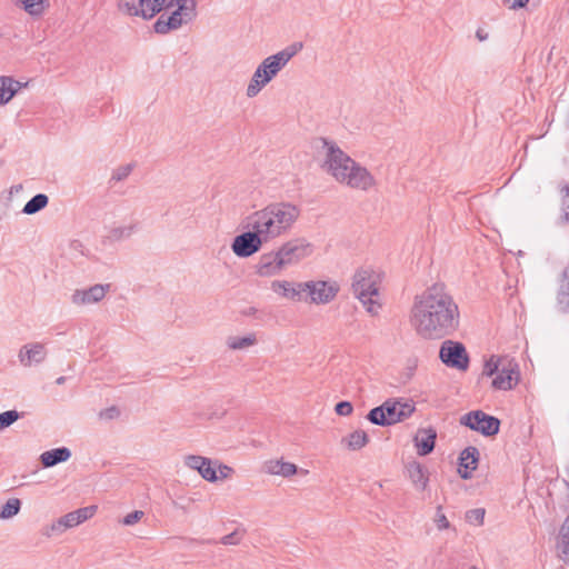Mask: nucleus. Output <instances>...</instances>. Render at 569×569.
Masks as SVG:
<instances>
[{
	"label": "nucleus",
	"mask_w": 569,
	"mask_h": 569,
	"mask_svg": "<svg viewBox=\"0 0 569 569\" xmlns=\"http://www.w3.org/2000/svg\"><path fill=\"white\" fill-rule=\"evenodd\" d=\"M21 509V501L18 498H10L1 507L0 519L6 520L14 517Z\"/></svg>",
	"instance_id": "obj_28"
},
{
	"label": "nucleus",
	"mask_w": 569,
	"mask_h": 569,
	"mask_svg": "<svg viewBox=\"0 0 569 569\" xmlns=\"http://www.w3.org/2000/svg\"><path fill=\"white\" fill-rule=\"evenodd\" d=\"M301 49L302 43L295 42L276 54L263 59L253 72V76L247 87V97H256Z\"/></svg>",
	"instance_id": "obj_5"
},
{
	"label": "nucleus",
	"mask_w": 569,
	"mask_h": 569,
	"mask_svg": "<svg viewBox=\"0 0 569 569\" xmlns=\"http://www.w3.org/2000/svg\"><path fill=\"white\" fill-rule=\"evenodd\" d=\"M221 543L222 545H226V546H229V545H238L239 543V537H238V533L234 531V532H231L229 535H226L221 538Z\"/></svg>",
	"instance_id": "obj_44"
},
{
	"label": "nucleus",
	"mask_w": 569,
	"mask_h": 569,
	"mask_svg": "<svg viewBox=\"0 0 569 569\" xmlns=\"http://www.w3.org/2000/svg\"><path fill=\"white\" fill-rule=\"evenodd\" d=\"M477 38H478L480 41H483V40H486V39H487V34H485V36H483V34H481V32H480V31H477Z\"/></svg>",
	"instance_id": "obj_49"
},
{
	"label": "nucleus",
	"mask_w": 569,
	"mask_h": 569,
	"mask_svg": "<svg viewBox=\"0 0 569 569\" xmlns=\"http://www.w3.org/2000/svg\"><path fill=\"white\" fill-rule=\"evenodd\" d=\"M50 530L57 532H63L66 530L63 523H61V518L51 525Z\"/></svg>",
	"instance_id": "obj_46"
},
{
	"label": "nucleus",
	"mask_w": 569,
	"mask_h": 569,
	"mask_svg": "<svg viewBox=\"0 0 569 569\" xmlns=\"http://www.w3.org/2000/svg\"><path fill=\"white\" fill-rule=\"evenodd\" d=\"M416 410L415 402L405 399H388L381 406L369 411L367 419L377 426L387 427L401 422Z\"/></svg>",
	"instance_id": "obj_7"
},
{
	"label": "nucleus",
	"mask_w": 569,
	"mask_h": 569,
	"mask_svg": "<svg viewBox=\"0 0 569 569\" xmlns=\"http://www.w3.org/2000/svg\"><path fill=\"white\" fill-rule=\"evenodd\" d=\"M21 413L17 410H8L0 413V431L13 425L19 420Z\"/></svg>",
	"instance_id": "obj_33"
},
{
	"label": "nucleus",
	"mask_w": 569,
	"mask_h": 569,
	"mask_svg": "<svg viewBox=\"0 0 569 569\" xmlns=\"http://www.w3.org/2000/svg\"><path fill=\"white\" fill-rule=\"evenodd\" d=\"M266 471L270 475L290 477L297 472V466L283 460H269L264 465Z\"/></svg>",
	"instance_id": "obj_24"
},
{
	"label": "nucleus",
	"mask_w": 569,
	"mask_h": 569,
	"mask_svg": "<svg viewBox=\"0 0 569 569\" xmlns=\"http://www.w3.org/2000/svg\"><path fill=\"white\" fill-rule=\"evenodd\" d=\"M119 409L117 407H110L100 412L102 419H114L119 416Z\"/></svg>",
	"instance_id": "obj_43"
},
{
	"label": "nucleus",
	"mask_w": 569,
	"mask_h": 569,
	"mask_svg": "<svg viewBox=\"0 0 569 569\" xmlns=\"http://www.w3.org/2000/svg\"><path fill=\"white\" fill-rule=\"evenodd\" d=\"M313 253V244L303 237L283 241L270 251L260 254L254 272L261 278H272L300 264Z\"/></svg>",
	"instance_id": "obj_4"
},
{
	"label": "nucleus",
	"mask_w": 569,
	"mask_h": 569,
	"mask_svg": "<svg viewBox=\"0 0 569 569\" xmlns=\"http://www.w3.org/2000/svg\"><path fill=\"white\" fill-rule=\"evenodd\" d=\"M435 522L439 530H446L450 528V522L447 519L446 515L442 512V507L438 506L436 516H435Z\"/></svg>",
	"instance_id": "obj_39"
},
{
	"label": "nucleus",
	"mask_w": 569,
	"mask_h": 569,
	"mask_svg": "<svg viewBox=\"0 0 569 569\" xmlns=\"http://www.w3.org/2000/svg\"><path fill=\"white\" fill-rule=\"evenodd\" d=\"M183 463L186 467L191 470L198 471V473L209 482H216L219 477L217 475V469L211 459L198 455H188L183 458Z\"/></svg>",
	"instance_id": "obj_15"
},
{
	"label": "nucleus",
	"mask_w": 569,
	"mask_h": 569,
	"mask_svg": "<svg viewBox=\"0 0 569 569\" xmlns=\"http://www.w3.org/2000/svg\"><path fill=\"white\" fill-rule=\"evenodd\" d=\"M368 441V435L363 430H356L342 439V442L346 443L350 450H359L363 448Z\"/></svg>",
	"instance_id": "obj_27"
},
{
	"label": "nucleus",
	"mask_w": 569,
	"mask_h": 569,
	"mask_svg": "<svg viewBox=\"0 0 569 569\" xmlns=\"http://www.w3.org/2000/svg\"><path fill=\"white\" fill-rule=\"evenodd\" d=\"M300 216L301 208L296 203L278 201L253 211L247 220L268 244L290 234Z\"/></svg>",
	"instance_id": "obj_3"
},
{
	"label": "nucleus",
	"mask_w": 569,
	"mask_h": 569,
	"mask_svg": "<svg viewBox=\"0 0 569 569\" xmlns=\"http://www.w3.org/2000/svg\"><path fill=\"white\" fill-rule=\"evenodd\" d=\"M469 569H478L477 567H470Z\"/></svg>",
	"instance_id": "obj_51"
},
{
	"label": "nucleus",
	"mask_w": 569,
	"mask_h": 569,
	"mask_svg": "<svg viewBox=\"0 0 569 569\" xmlns=\"http://www.w3.org/2000/svg\"><path fill=\"white\" fill-rule=\"evenodd\" d=\"M437 432L432 428L421 429L415 437V443L419 456H427L435 449Z\"/></svg>",
	"instance_id": "obj_21"
},
{
	"label": "nucleus",
	"mask_w": 569,
	"mask_h": 569,
	"mask_svg": "<svg viewBox=\"0 0 569 569\" xmlns=\"http://www.w3.org/2000/svg\"><path fill=\"white\" fill-rule=\"evenodd\" d=\"M60 518H61V523H63V526H64V529H69V528L79 526V522L76 518V513H73V511L69 512Z\"/></svg>",
	"instance_id": "obj_42"
},
{
	"label": "nucleus",
	"mask_w": 569,
	"mask_h": 569,
	"mask_svg": "<svg viewBox=\"0 0 569 569\" xmlns=\"http://www.w3.org/2000/svg\"><path fill=\"white\" fill-rule=\"evenodd\" d=\"M70 247L73 249V250H78V251H81L82 252V243L79 241V240H73L70 244Z\"/></svg>",
	"instance_id": "obj_47"
},
{
	"label": "nucleus",
	"mask_w": 569,
	"mask_h": 569,
	"mask_svg": "<svg viewBox=\"0 0 569 569\" xmlns=\"http://www.w3.org/2000/svg\"><path fill=\"white\" fill-rule=\"evenodd\" d=\"M460 425L470 428L486 437L495 436L499 432L500 420L489 416L481 410L470 411L460 418Z\"/></svg>",
	"instance_id": "obj_10"
},
{
	"label": "nucleus",
	"mask_w": 569,
	"mask_h": 569,
	"mask_svg": "<svg viewBox=\"0 0 569 569\" xmlns=\"http://www.w3.org/2000/svg\"><path fill=\"white\" fill-rule=\"evenodd\" d=\"M44 2L46 0H22L21 4L30 16L39 17L44 11Z\"/></svg>",
	"instance_id": "obj_31"
},
{
	"label": "nucleus",
	"mask_w": 569,
	"mask_h": 569,
	"mask_svg": "<svg viewBox=\"0 0 569 569\" xmlns=\"http://www.w3.org/2000/svg\"><path fill=\"white\" fill-rule=\"evenodd\" d=\"M337 415L347 417L352 413V405L349 401H340L335 408Z\"/></svg>",
	"instance_id": "obj_41"
},
{
	"label": "nucleus",
	"mask_w": 569,
	"mask_h": 569,
	"mask_svg": "<svg viewBox=\"0 0 569 569\" xmlns=\"http://www.w3.org/2000/svg\"><path fill=\"white\" fill-rule=\"evenodd\" d=\"M557 307L563 313L569 312V280L567 286H562L558 291Z\"/></svg>",
	"instance_id": "obj_32"
},
{
	"label": "nucleus",
	"mask_w": 569,
	"mask_h": 569,
	"mask_svg": "<svg viewBox=\"0 0 569 569\" xmlns=\"http://www.w3.org/2000/svg\"><path fill=\"white\" fill-rule=\"evenodd\" d=\"M519 371L518 365L512 361H508L501 369L496 373L492 380V387L497 390H511L518 382Z\"/></svg>",
	"instance_id": "obj_16"
},
{
	"label": "nucleus",
	"mask_w": 569,
	"mask_h": 569,
	"mask_svg": "<svg viewBox=\"0 0 569 569\" xmlns=\"http://www.w3.org/2000/svg\"><path fill=\"white\" fill-rule=\"evenodd\" d=\"M247 231L236 236L231 243L233 253L239 258L251 257L267 244L261 233H258L257 230L250 226L249 220H247Z\"/></svg>",
	"instance_id": "obj_9"
},
{
	"label": "nucleus",
	"mask_w": 569,
	"mask_h": 569,
	"mask_svg": "<svg viewBox=\"0 0 569 569\" xmlns=\"http://www.w3.org/2000/svg\"><path fill=\"white\" fill-rule=\"evenodd\" d=\"M110 288V283H97L89 288L76 289L70 300L78 307L94 305L104 299Z\"/></svg>",
	"instance_id": "obj_14"
},
{
	"label": "nucleus",
	"mask_w": 569,
	"mask_h": 569,
	"mask_svg": "<svg viewBox=\"0 0 569 569\" xmlns=\"http://www.w3.org/2000/svg\"><path fill=\"white\" fill-rule=\"evenodd\" d=\"M256 343L254 335H249L246 337H229L227 340V345L232 350H240L248 348Z\"/></svg>",
	"instance_id": "obj_29"
},
{
	"label": "nucleus",
	"mask_w": 569,
	"mask_h": 569,
	"mask_svg": "<svg viewBox=\"0 0 569 569\" xmlns=\"http://www.w3.org/2000/svg\"><path fill=\"white\" fill-rule=\"evenodd\" d=\"M28 83L14 80L12 77H0V106L7 104Z\"/></svg>",
	"instance_id": "obj_20"
},
{
	"label": "nucleus",
	"mask_w": 569,
	"mask_h": 569,
	"mask_svg": "<svg viewBox=\"0 0 569 569\" xmlns=\"http://www.w3.org/2000/svg\"><path fill=\"white\" fill-rule=\"evenodd\" d=\"M47 356L44 345L40 342L24 345L19 353L18 358L23 367H30L32 363H41Z\"/></svg>",
	"instance_id": "obj_18"
},
{
	"label": "nucleus",
	"mask_w": 569,
	"mask_h": 569,
	"mask_svg": "<svg viewBox=\"0 0 569 569\" xmlns=\"http://www.w3.org/2000/svg\"><path fill=\"white\" fill-rule=\"evenodd\" d=\"M561 212L565 222L569 223V186L561 188Z\"/></svg>",
	"instance_id": "obj_36"
},
{
	"label": "nucleus",
	"mask_w": 569,
	"mask_h": 569,
	"mask_svg": "<svg viewBox=\"0 0 569 569\" xmlns=\"http://www.w3.org/2000/svg\"><path fill=\"white\" fill-rule=\"evenodd\" d=\"M218 470L220 473V478H222V479L228 478L231 475V472L233 471L231 467L223 465V463L218 465Z\"/></svg>",
	"instance_id": "obj_45"
},
{
	"label": "nucleus",
	"mask_w": 569,
	"mask_h": 569,
	"mask_svg": "<svg viewBox=\"0 0 569 569\" xmlns=\"http://www.w3.org/2000/svg\"><path fill=\"white\" fill-rule=\"evenodd\" d=\"M49 198L44 193H38L33 196L23 207L22 212L24 214H34L47 207Z\"/></svg>",
	"instance_id": "obj_26"
},
{
	"label": "nucleus",
	"mask_w": 569,
	"mask_h": 569,
	"mask_svg": "<svg viewBox=\"0 0 569 569\" xmlns=\"http://www.w3.org/2000/svg\"><path fill=\"white\" fill-rule=\"evenodd\" d=\"M167 0H120L119 9L131 17L152 19L166 6Z\"/></svg>",
	"instance_id": "obj_12"
},
{
	"label": "nucleus",
	"mask_w": 569,
	"mask_h": 569,
	"mask_svg": "<svg viewBox=\"0 0 569 569\" xmlns=\"http://www.w3.org/2000/svg\"><path fill=\"white\" fill-rule=\"evenodd\" d=\"M325 158L322 169L338 183L353 190L369 191L377 186L373 174L353 160L335 142L322 139Z\"/></svg>",
	"instance_id": "obj_2"
},
{
	"label": "nucleus",
	"mask_w": 569,
	"mask_h": 569,
	"mask_svg": "<svg viewBox=\"0 0 569 569\" xmlns=\"http://www.w3.org/2000/svg\"><path fill=\"white\" fill-rule=\"evenodd\" d=\"M138 227L137 222L112 226L108 231L107 238L112 242L127 240L138 231Z\"/></svg>",
	"instance_id": "obj_23"
},
{
	"label": "nucleus",
	"mask_w": 569,
	"mask_h": 569,
	"mask_svg": "<svg viewBox=\"0 0 569 569\" xmlns=\"http://www.w3.org/2000/svg\"><path fill=\"white\" fill-rule=\"evenodd\" d=\"M302 282H291L288 280H273L270 283V289L273 293L281 298L300 301L302 299L303 288L300 287Z\"/></svg>",
	"instance_id": "obj_17"
},
{
	"label": "nucleus",
	"mask_w": 569,
	"mask_h": 569,
	"mask_svg": "<svg viewBox=\"0 0 569 569\" xmlns=\"http://www.w3.org/2000/svg\"><path fill=\"white\" fill-rule=\"evenodd\" d=\"M439 358L449 368L466 371L469 367V356L459 341L445 340L439 350Z\"/></svg>",
	"instance_id": "obj_11"
},
{
	"label": "nucleus",
	"mask_w": 569,
	"mask_h": 569,
	"mask_svg": "<svg viewBox=\"0 0 569 569\" xmlns=\"http://www.w3.org/2000/svg\"><path fill=\"white\" fill-rule=\"evenodd\" d=\"M503 365L505 363L501 358L491 357L489 360L486 361L482 373L485 376L491 377L496 375Z\"/></svg>",
	"instance_id": "obj_34"
},
{
	"label": "nucleus",
	"mask_w": 569,
	"mask_h": 569,
	"mask_svg": "<svg viewBox=\"0 0 569 569\" xmlns=\"http://www.w3.org/2000/svg\"><path fill=\"white\" fill-rule=\"evenodd\" d=\"M167 8H176L169 16L162 13L153 24V30L159 34H167L178 30L183 24L191 22L197 17L196 0H170Z\"/></svg>",
	"instance_id": "obj_6"
},
{
	"label": "nucleus",
	"mask_w": 569,
	"mask_h": 569,
	"mask_svg": "<svg viewBox=\"0 0 569 569\" xmlns=\"http://www.w3.org/2000/svg\"><path fill=\"white\" fill-rule=\"evenodd\" d=\"M66 382V377H59L57 380H56V383L57 385H63Z\"/></svg>",
	"instance_id": "obj_50"
},
{
	"label": "nucleus",
	"mask_w": 569,
	"mask_h": 569,
	"mask_svg": "<svg viewBox=\"0 0 569 569\" xmlns=\"http://www.w3.org/2000/svg\"><path fill=\"white\" fill-rule=\"evenodd\" d=\"M94 512H96L94 506L80 508V509L73 511V513H76V518H77L79 525L84 522L89 518H91L94 515Z\"/></svg>",
	"instance_id": "obj_38"
},
{
	"label": "nucleus",
	"mask_w": 569,
	"mask_h": 569,
	"mask_svg": "<svg viewBox=\"0 0 569 569\" xmlns=\"http://www.w3.org/2000/svg\"><path fill=\"white\" fill-rule=\"evenodd\" d=\"M70 457V449L67 447H60L42 452L40 461L44 468H51L58 463L67 461Z\"/></svg>",
	"instance_id": "obj_22"
},
{
	"label": "nucleus",
	"mask_w": 569,
	"mask_h": 569,
	"mask_svg": "<svg viewBox=\"0 0 569 569\" xmlns=\"http://www.w3.org/2000/svg\"><path fill=\"white\" fill-rule=\"evenodd\" d=\"M479 459V451L476 447H468L462 450L459 457V473L462 479H469L476 470Z\"/></svg>",
	"instance_id": "obj_19"
},
{
	"label": "nucleus",
	"mask_w": 569,
	"mask_h": 569,
	"mask_svg": "<svg viewBox=\"0 0 569 569\" xmlns=\"http://www.w3.org/2000/svg\"><path fill=\"white\" fill-rule=\"evenodd\" d=\"M132 171V166L131 164H126V166H121V167H118L117 169L113 170L112 172V176H111V180L112 181H122L124 179H127L129 177V174L131 173Z\"/></svg>",
	"instance_id": "obj_37"
},
{
	"label": "nucleus",
	"mask_w": 569,
	"mask_h": 569,
	"mask_svg": "<svg viewBox=\"0 0 569 569\" xmlns=\"http://www.w3.org/2000/svg\"><path fill=\"white\" fill-rule=\"evenodd\" d=\"M560 536L562 559L566 563H569V515L561 527Z\"/></svg>",
	"instance_id": "obj_30"
},
{
	"label": "nucleus",
	"mask_w": 569,
	"mask_h": 569,
	"mask_svg": "<svg viewBox=\"0 0 569 569\" xmlns=\"http://www.w3.org/2000/svg\"><path fill=\"white\" fill-rule=\"evenodd\" d=\"M144 516V512L141 510H134L133 512L128 513L123 519L121 520V523L124 526H133L138 521L142 519Z\"/></svg>",
	"instance_id": "obj_40"
},
{
	"label": "nucleus",
	"mask_w": 569,
	"mask_h": 569,
	"mask_svg": "<svg viewBox=\"0 0 569 569\" xmlns=\"http://www.w3.org/2000/svg\"><path fill=\"white\" fill-rule=\"evenodd\" d=\"M485 513H486L485 509H482V508L471 509V510L467 511L466 520L470 525L481 526L485 520Z\"/></svg>",
	"instance_id": "obj_35"
},
{
	"label": "nucleus",
	"mask_w": 569,
	"mask_h": 569,
	"mask_svg": "<svg viewBox=\"0 0 569 569\" xmlns=\"http://www.w3.org/2000/svg\"><path fill=\"white\" fill-rule=\"evenodd\" d=\"M407 471L410 480L418 490H425L428 485V476L425 468L419 462H411L407 466Z\"/></svg>",
	"instance_id": "obj_25"
},
{
	"label": "nucleus",
	"mask_w": 569,
	"mask_h": 569,
	"mask_svg": "<svg viewBox=\"0 0 569 569\" xmlns=\"http://www.w3.org/2000/svg\"><path fill=\"white\" fill-rule=\"evenodd\" d=\"M379 282V273L371 269H360L353 277V293L370 313L377 312L380 307L378 303Z\"/></svg>",
	"instance_id": "obj_8"
},
{
	"label": "nucleus",
	"mask_w": 569,
	"mask_h": 569,
	"mask_svg": "<svg viewBox=\"0 0 569 569\" xmlns=\"http://www.w3.org/2000/svg\"><path fill=\"white\" fill-rule=\"evenodd\" d=\"M303 292H308L310 296V302L316 305H326L335 299L339 291V287L336 282L327 281H306L301 286Z\"/></svg>",
	"instance_id": "obj_13"
},
{
	"label": "nucleus",
	"mask_w": 569,
	"mask_h": 569,
	"mask_svg": "<svg viewBox=\"0 0 569 569\" xmlns=\"http://www.w3.org/2000/svg\"><path fill=\"white\" fill-rule=\"evenodd\" d=\"M460 312L443 283H433L417 295L410 310V322L426 339H441L459 327Z\"/></svg>",
	"instance_id": "obj_1"
},
{
	"label": "nucleus",
	"mask_w": 569,
	"mask_h": 569,
	"mask_svg": "<svg viewBox=\"0 0 569 569\" xmlns=\"http://www.w3.org/2000/svg\"><path fill=\"white\" fill-rule=\"evenodd\" d=\"M21 188H22V187H21L20 184L12 186L10 191H11V193H12V192H19V191L21 190Z\"/></svg>",
	"instance_id": "obj_48"
}]
</instances>
